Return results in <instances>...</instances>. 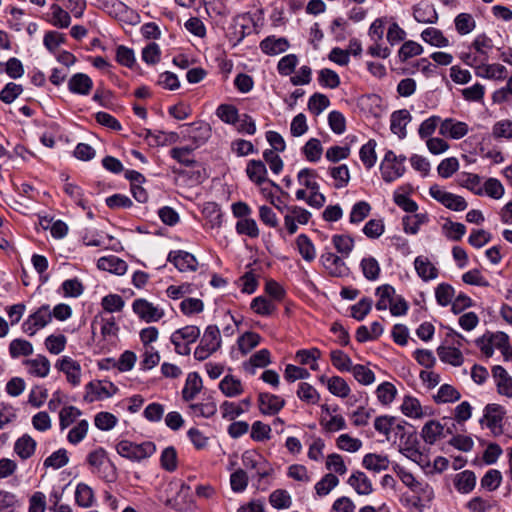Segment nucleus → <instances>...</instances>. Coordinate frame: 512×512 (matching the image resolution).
I'll list each match as a JSON object with an SVG mask.
<instances>
[{
    "mask_svg": "<svg viewBox=\"0 0 512 512\" xmlns=\"http://www.w3.org/2000/svg\"><path fill=\"white\" fill-rule=\"evenodd\" d=\"M116 451L124 458L140 462L152 456L156 451V446L150 441L137 444L128 440H122L116 445Z\"/></svg>",
    "mask_w": 512,
    "mask_h": 512,
    "instance_id": "obj_1",
    "label": "nucleus"
},
{
    "mask_svg": "<svg viewBox=\"0 0 512 512\" xmlns=\"http://www.w3.org/2000/svg\"><path fill=\"white\" fill-rule=\"evenodd\" d=\"M405 160V156H397L393 151L388 150L380 164L383 180L390 183L400 178L405 173Z\"/></svg>",
    "mask_w": 512,
    "mask_h": 512,
    "instance_id": "obj_2",
    "label": "nucleus"
},
{
    "mask_svg": "<svg viewBox=\"0 0 512 512\" xmlns=\"http://www.w3.org/2000/svg\"><path fill=\"white\" fill-rule=\"evenodd\" d=\"M221 345L220 331L217 326L210 325L206 328L200 344L194 351V357L204 360L215 352Z\"/></svg>",
    "mask_w": 512,
    "mask_h": 512,
    "instance_id": "obj_3",
    "label": "nucleus"
},
{
    "mask_svg": "<svg viewBox=\"0 0 512 512\" xmlns=\"http://www.w3.org/2000/svg\"><path fill=\"white\" fill-rule=\"evenodd\" d=\"M51 320L52 313L49 305H42L23 322L22 330L27 335L34 336L37 331L47 326Z\"/></svg>",
    "mask_w": 512,
    "mask_h": 512,
    "instance_id": "obj_4",
    "label": "nucleus"
},
{
    "mask_svg": "<svg viewBox=\"0 0 512 512\" xmlns=\"http://www.w3.org/2000/svg\"><path fill=\"white\" fill-rule=\"evenodd\" d=\"M84 400L88 403L110 398L118 392V387L110 381H91L86 386Z\"/></svg>",
    "mask_w": 512,
    "mask_h": 512,
    "instance_id": "obj_5",
    "label": "nucleus"
},
{
    "mask_svg": "<svg viewBox=\"0 0 512 512\" xmlns=\"http://www.w3.org/2000/svg\"><path fill=\"white\" fill-rule=\"evenodd\" d=\"M429 194L433 199L453 211H464L468 206L462 196L447 192L436 184L430 187Z\"/></svg>",
    "mask_w": 512,
    "mask_h": 512,
    "instance_id": "obj_6",
    "label": "nucleus"
},
{
    "mask_svg": "<svg viewBox=\"0 0 512 512\" xmlns=\"http://www.w3.org/2000/svg\"><path fill=\"white\" fill-rule=\"evenodd\" d=\"M505 414L506 411L501 405L495 403L488 404L484 408V415L480 423H485L494 435H501L503 433L502 422Z\"/></svg>",
    "mask_w": 512,
    "mask_h": 512,
    "instance_id": "obj_7",
    "label": "nucleus"
},
{
    "mask_svg": "<svg viewBox=\"0 0 512 512\" xmlns=\"http://www.w3.org/2000/svg\"><path fill=\"white\" fill-rule=\"evenodd\" d=\"M242 463L245 468L255 470L259 479L270 476L273 468L269 463L255 451H245L242 455Z\"/></svg>",
    "mask_w": 512,
    "mask_h": 512,
    "instance_id": "obj_8",
    "label": "nucleus"
},
{
    "mask_svg": "<svg viewBox=\"0 0 512 512\" xmlns=\"http://www.w3.org/2000/svg\"><path fill=\"white\" fill-rule=\"evenodd\" d=\"M132 308L135 314L147 323L157 322L164 316L162 308L143 298L134 300Z\"/></svg>",
    "mask_w": 512,
    "mask_h": 512,
    "instance_id": "obj_9",
    "label": "nucleus"
},
{
    "mask_svg": "<svg viewBox=\"0 0 512 512\" xmlns=\"http://www.w3.org/2000/svg\"><path fill=\"white\" fill-rule=\"evenodd\" d=\"M267 168L263 161L261 160H250L246 166V174L251 182H253L257 186H261L265 182H269L273 187L277 190H281L280 186L276 184L274 181L268 180L267 178Z\"/></svg>",
    "mask_w": 512,
    "mask_h": 512,
    "instance_id": "obj_10",
    "label": "nucleus"
},
{
    "mask_svg": "<svg viewBox=\"0 0 512 512\" xmlns=\"http://www.w3.org/2000/svg\"><path fill=\"white\" fill-rule=\"evenodd\" d=\"M320 262L328 271V273L333 277H343L346 276L349 272V268L345 264L342 257L332 252H324L320 256Z\"/></svg>",
    "mask_w": 512,
    "mask_h": 512,
    "instance_id": "obj_11",
    "label": "nucleus"
},
{
    "mask_svg": "<svg viewBox=\"0 0 512 512\" xmlns=\"http://www.w3.org/2000/svg\"><path fill=\"white\" fill-rule=\"evenodd\" d=\"M56 367L66 375L67 381L78 386L81 382V366L69 356H63L57 361Z\"/></svg>",
    "mask_w": 512,
    "mask_h": 512,
    "instance_id": "obj_12",
    "label": "nucleus"
},
{
    "mask_svg": "<svg viewBox=\"0 0 512 512\" xmlns=\"http://www.w3.org/2000/svg\"><path fill=\"white\" fill-rule=\"evenodd\" d=\"M171 342L178 354L189 355L190 344L192 343V327L186 326L176 330L171 335Z\"/></svg>",
    "mask_w": 512,
    "mask_h": 512,
    "instance_id": "obj_13",
    "label": "nucleus"
},
{
    "mask_svg": "<svg viewBox=\"0 0 512 512\" xmlns=\"http://www.w3.org/2000/svg\"><path fill=\"white\" fill-rule=\"evenodd\" d=\"M258 400L261 413L266 415L278 413L285 405L282 397L270 393H260Z\"/></svg>",
    "mask_w": 512,
    "mask_h": 512,
    "instance_id": "obj_14",
    "label": "nucleus"
},
{
    "mask_svg": "<svg viewBox=\"0 0 512 512\" xmlns=\"http://www.w3.org/2000/svg\"><path fill=\"white\" fill-rule=\"evenodd\" d=\"M439 132L443 136L460 139L468 133V125L465 122L447 118L441 122Z\"/></svg>",
    "mask_w": 512,
    "mask_h": 512,
    "instance_id": "obj_15",
    "label": "nucleus"
},
{
    "mask_svg": "<svg viewBox=\"0 0 512 512\" xmlns=\"http://www.w3.org/2000/svg\"><path fill=\"white\" fill-rule=\"evenodd\" d=\"M27 372L34 377L44 378L50 372V361L44 355H37L33 359L23 361Z\"/></svg>",
    "mask_w": 512,
    "mask_h": 512,
    "instance_id": "obj_16",
    "label": "nucleus"
},
{
    "mask_svg": "<svg viewBox=\"0 0 512 512\" xmlns=\"http://www.w3.org/2000/svg\"><path fill=\"white\" fill-rule=\"evenodd\" d=\"M492 376L496 382L497 392L501 395L512 397V378L500 365L492 368Z\"/></svg>",
    "mask_w": 512,
    "mask_h": 512,
    "instance_id": "obj_17",
    "label": "nucleus"
},
{
    "mask_svg": "<svg viewBox=\"0 0 512 512\" xmlns=\"http://www.w3.org/2000/svg\"><path fill=\"white\" fill-rule=\"evenodd\" d=\"M87 462L93 468L94 473L101 474L102 470H105L107 466H109L112 469V478L115 476L114 467L109 463L107 452L104 448L99 447L91 451L87 456Z\"/></svg>",
    "mask_w": 512,
    "mask_h": 512,
    "instance_id": "obj_18",
    "label": "nucleus"
},
{
    "mask_svg": "<svg viewBox=\"0 0 512 512\" xmlns=\"http://www.w3.org/2000/svg\"><path fill=\"white\" fill-rule=\"evenodd\" d=\"M92 87V79L84 73H76L68 81V89L73 94L88 95Z\"/></svg>",
    "mask_w": 512,
    "mask_h": 512,
    "instance_id": "obj_19",
    "label": "nucleus"
},
{
    "mask_svg": "<svg viewBox=\"0 0 512 512\" xmlns=\"http://www.w3.org/2000/svg\"><path fill=\"white\" fill-rule=\"evenodd\" d=\"M97 267L116 275H124L127 271V263L115 255L104 256L98 259Z\"/></svg>",
    "mask_w": 512,
    "mask_h": 512,
    "instance_id": "obj_20",
    "label": "nucleus"
},
{
    "mask_svg": "<svg viewBox=\"0 0 512 512\" xmlns=\"http://www.w3.org/2000/svg\"><path fill=\"white\" fill-rule=\"evenodd\" d=\"M414 268L417 275L423 281L434 280L438 277L439 271L435 265L425 256H418L414 260Z\"/></svg>",
    "mask_w": 512,
    "mask_h": 512,
    "instance_id": "obj_21",
    "label": "nucleus"
},
{
    "mask_svg": "<svg viewBox=\"0 0 512 512\" xmlns=\"http://www.w3.org/2000/svg\"><path fill=\"white\" fill-rule=\"evenodd\" d=\"M289 42L284 37L268 36L260 42V49L267 55H277L289 48Z\"/></svg>",
    "mask_w": 512,
    "mask_h": 512,
    "instance_id": "obj_22",
    "label": "nucleus"
},
{
    "mask_svg": "<svg viewBox=\"0 0 512 512\" xmlns=\"http://www.w3.org/2000/svg\"><path fill=\"white\" fill-rule=\"evenodd\" d=\"M192 502V492L188 485L182 484L175 496L167 500V504L177 511H185Z\"/></svg>",
    "mask_w": 512,
    "mask_h": 512,
    "instance_id": "obj_23",
    "label": "nucleus"
},
{
    "mask_svg": "<svg viewBox=\"0 0 512 512\" xmlns=\"http://www.w3.org/2000/svg\"><path fill=\"white\" fill-rule=\"evenodd\" d=\"M411 120V115L408 110L402 109L392 113L390 129L398 135L400 139L406 137V126Z\"/></svg>",
    "mask_w": 512,
    "mask_h": 512,
    "instance_id": "obj_24",
    "label": "nucleus"
},
{
    "mask_svg": "<svg viewBox=\"0 0 512 512\" xmlns=\"http://www.w3.org/2000/svg\"><path fill=\"white\" fill-rule=\"evenodd\" d=\"M347 483L359 495H369L373 492V486L370 479L362 471H355L354 473H352Z\"/></svg>",
    "mask_w": 512,
    "mask_h": 512,
    "instance_id": "obj_25",
    "label": "nucleus"
},
{
    "mask_svg": "<svg viewBox=\"0 0 512 512\" xmlns=\"http://www.w3.org/2000/svg\"><path fill=\"white\" fill-rule=\"evenodd\" d=\"M507 68L499 63L486 64L476 68V75L482 78L503 80L507 77Z\"/></svg>",
    "mask_w": 512,
    "mask_h": 512,
    "instance_id": "obj_26",
    "label": "nucleus"
},
{
    "mask_svg": "<svg viewBox=\"0 0 512 512\" xmlns=\"http://www.w3.org/2000/svg\"><path fill=\"white\" fill-rule=\"evenodd\" d=\"M36 441L28 434L18 438L14 444V452L22 459L30 458L36 450Z\"/></svg>",
    "mask_w": 512,
    "mask_h": 512,
    "instance_id": "obj_27",
    "label": "nucleus"
},
{
    "mask_svg": "<svg viewBox=\"0 0 512 512\" xmlns=\"http://www.w3.org/2000/svg\"><path fill=\"white\" fill-rule=\"evenodd\" d=\"M437 354L442 362L455 367L461 366L464 362L462 352L456 347L440 346Z\"/></svg>",
    "mask_w": 512,
    "mask_h": 512,
    "instance_id": "obj_28",
    "label": "nucleus"
},
{
    "mask_svg": "<svg viewBox=\"0 0 512 512\" xmlns=\"http://www.w3.org/2000/svg\"><path fill=\"white\" fill-rule=\"evenodd\" d=\"M444 427L435 420L428 421L422 428L421 436L427 444H434L437 440L444 437Z\"/></svg>",
    "mask_w": 512,
    "mask_h": 512,
    "instance_id": "obj_29",
    "label": "nucleus"
},
{
    "mask_svg": "<svg viewBox=\"0 0 512 512\" xmlns=\"http://www.w3.org/2000/svg\"><path fill=\"white\" fill-rule=\"evenodd\" d=\"M390 461L387 456L369 453L363 457L362 465L373 472H381L387 470Z\"/></svg>",
    "mask_w": 512,
    "mask_h": 512,
    "instance_id": "obj_30",
    "label": "nucleus"
},
{
    "mask_svg": "<svg viewBox=\"0 0 512 512\" xmlns=\"http://www.w3.org/2000/svg\"><path fill=\"white\" fill-rule=\"evenodd\" d=\"M476 484V476L474 472L465 470L458 473L454 480L455 488L463 494L471 492Z\"/></svg>",
    "mask_w": 512,
    "mask_h": 512,
    "instance_id": "obj_31",
    "label": "nucleus"
},
{
    "mask_svg": "<svg viewBox=\"0 0 512 512\" xmlns=\"http://www.w3.org/2000/svg\"><path fill=\"white\" fill-rule=\"evenodd\" d=\"M421 38L431 46L442 48L449 45V40L444 36L442 31L434 27L424 29L421 33Z\"/></svg>",
    "mask_w": 512,
    "mask_h": 512,
    "instance_id": "obj_32",
    "label": "nucleus"
},
{
    "mask_svg": "<svg viewBox=\"0 0 512 512\" xmlns=\"http://www.w3.org/2000/svg\"><path fill=\"white\" fill-rule=\"evenodd\" d=\"M375 294L379 298L376 302V309L382 311L386 310L392 303L395 296V289L389 284H384L376 288Z\"/></svg>",
    "mask_w": 512,
    "mask_h": 512,
    "instance_id": "obj_33",
    "label": "nucleus"
},
{
    "mask_svg": "<svg viewBox=\"0 0 512 512\" xmlns=\"http://www.w3.org/2000/svg\"><path fill=\"white\" fill-rule=\"evenodd\" d=\"M296 246L305 261L312 262L316 258L315 246L307 235L300 234L296 239Z\"/></svg>",
    "mask_w": 512,
    "mask_h": 512,
    "instance_id": "obj_34",
    "label": "nucleus"
},
{
    "mask_svg": "<svg viewBox=\"0 0 512 512\" xmlns=\"http://www.w3.org/2000/svg\"><path fill=\"white\" fill-rule=\"evenodd\" d=\"M219 388L227 397H235L243 392L241 381L232 375L225 376L220 381Z\"/></svg>",
    "mask_w": 512,
    "mask_h": 512,
    "instance_id": "obj_35",
    "label": "nucleus"
},
{
    "mask_svg": "<svg viewBox=\"0 0 512 512\" xmlns=\"http://www.w3.org/2000/svg\"><path fill=\"white\" fill-rule=\"evenodd\" d=\"M51 19L49 22L57 28H68L71 24V16L60 5L52 4L50 6Z\"/></svg>",
    "mask_w": 512,
    "mask_h": 512,
    "instance_id": "obj_36",
    "label": "nucleus"
},
{
    "mask_svg": "<svg viewBox=\"0 0 512 512\" xmlns=\"http://www.w3.org/2000/svg\"><path fill=\"white\" fill-rule=\"evenodd\" d=\"M168 261L181 272L188 271L192 268V255L181 250L171 251L168 255Z\"/></svg>",
    "mask_w": 512,
    "mask_h": 512,
    "instance_id": "obj_37",
    "label": "nucleus"
},
{
    "mask_svg": "<svg viewBox=\"0 0 512 512\" xmlns=\"http://www.w3.org/2000/svg\"><path fill=\"white\" fill-rule=\"evenodd\" d=\"M433 398L436 403H452L458 401L461 398V394L452 385L443 384Z\"/></svg>",
    "mask_w": 512,
    "mask_h": 512,
    "instance_id": "obj_38",
    "label": "nucleus"
},
{
    "mask_svg": "<svg viewBox=\"0 0 512 512\" xmlns=\"http://www.w3.org/2000/svg\"><path fill=\"white\" fill-rule=\"evenodd\" d=\"M360 267L364 277L369 281H375L379 278L381 268L374 257H365L360 262Z\"/></svg>",
    "mask_w": 512,
    "mask_h": 512,
    "instance_id": "obj_39",
    "label": "nucleus"
},
{
    "mask_svg": "<svg viewBox=\"0 0 512 512\" xmlns=\"http://www.w3.org/2000/svg\"><path fill=\"white\" fill-rule=\"evenodd\" d=\"M327 388L331 394L340 398H346L351 391L347 382L339 376L328 378Z\"/></svg>",
    "mask_w": 512,
    "mask_h": 512,
    "instance_id": "obj_40",
    "label": "nucleus"
},
{
    "mask_svg": "<svg viewBox=\"0 0 512 512\" xmlns=\"http://www.w3.org/2000/svg\"><path fill=\"white\" fill-rule=\"evenodd\" d=\"M75 501L80 507H90L94 501L92 488L85 483H79L75 491Z\"/></svg>",
    "mask_w": 512,
    "mask_h": 512,
    "instance_id": "obj_41",
    "label": "nucleus"
},
{
    "mask_svg": "<svg viewBox=\"0 0 512 512\" xmlns=\"http://www.w3.org/2000/svg\"><path fill=\"white\" fill-rule=\"evenodd\" d=\"M82 412L75 406L63 407L59 412V426L61 430L66 429L73 424L80 416Z\"/></svg>",
    "mask_w": 512,
    "mask_h": 512,
    "instance_id": "obj_42",
    "label": "nucleus"
},
{
    "mask_svg": "<svg viewBox=\"0 0 512 512\" xmlns=\"http://www.w3.org/2000/svg\"><path fill=\"white\" fill-rule=\"evenodd\" d=\"M302 152L308 161H319L323 152L320 140L317 138L309 139L303 146Z\"/></svg>",
    "mask_w": 512,
    "mask_h": 512,
    "instance_id": "obj_43",
    "label": "nucleus"
},
{
    "mask_svg": "<svg viewBox=\"0 0 512 512\" xmlns=\"http://www.w3.org/2000/svg\"><path fill=\"white\" fill-rule=\"evenodd\" d=\"M329 172L331 177L334 179V187L336 189H342L348 185L350 181V173L347 165L342 164L332 167Z\"/></svg>",
    "mask_w": 512,
    "mask_h": 512,
    "instance_id": "obj_44",
    "label": "nucleus"
},
{
    "mask_svg": "<svg viewBox=\"0 0 512 512\" xmlns=\"http://www.w3.org/2000/svg\"><path fill=\"white\" fill-rule=\"evenodd\" d=\"M455 29L460 35H466L472 32L476 27L473 16L469 13H460L454 20Z\"/></svg>",
    "mask_w": 512,
    "mask_h": 512,
    "instance_id": "obj_45",
    "label": "nucleus"
},
{
    "mask_svg": "<svg viewBox=\"0 0 512 512\" xmlns=\"http://www.w3.org/2000/svg\"><path fill=\"white\" fill-rule=\"evenodd\" d=\"M377 399L382 405H389L397 395V389L391 382H383L376 389Z\"/></svg>",
    "mask_w": 512,
    "mask_h": 512,
    "instance_id": "obj_46",
    "label": "nucleus"
},
{
    "mask_svg": "<svg viewBox=\"0 0 512 512\" xmlns=\"http://www.w3.org/2000/svg\"><path fill=\"white\" fill-rule=\"evenodd\" d=\"M9 353L12 358L29 356L33 353L32 344L24 339H14L10 342Z\"/></svg>",
    "mask_w": 512,
    "mask_h": 512,
    "instance_id": "obj_47",
    "label": "nucleus"
},
{
    "mask_svg": "<svg viewBox=\"0 0 512 512\" xmlns=\"http://www.w3.org/2000/svg\"><path fill=\"white\" fill-rule=\"evenodd\" d=\"M401 411L404 415L411 418H420L423 416L419 400L411 396H406L403 399Z\"/></svg>",
    "mask_w": 512,
    "mask_h": 512,
    "instance_id": "obj_48",
    "label": "nucleus"
},
{
    "mask_svg": "<svg viewBox=\"0 0 512 512\" xmlns=\"http://www.w3.org/2000/svg\"><path fill=\"white\" fill-rule=\"evenodd\" d=\"M375 147L376 142L374 140H369L360 149V159L367 169H371L376 163L377 155L375 152Z\"/></svg>",
    "mask_w": 512,
    "mask_h": 512,
    "instance_id": "obj_49",
    "label": "nucleus"
},
{
    "mask_svg": "<svg viewBox=\"0 0 512 512\" xmlns=\"http://www.w3.org/2000/svg\"><path fill=\"white\" fill-rule=\"evenodd\" d=\"M250 307L256 314L261 316H269L276 310L274 303L263 296L254 298Z\"/></svg>",
    "mask_w": 512,
    "mask_h": 512,
    "instance_id": "obj_50",
    "label": "nucleus"
},
{
    "mask_svg": "<svg viewBox=\"0 0 512 512\" xmlns=\"http://www.w3.org/2000/svg\"><path fill=\"white\" fill-rule=\"evenodd\" d=\"M423 53V47L412 40L405 41L398 51V57L401 62H406L408 59L418 56Z\"/></svg>",
    "mask_w": 512,
    "mask_h": 512,
    "instance_id": "obj_51",
    "label": "nucleus"
},
{
    "mask_svg": "<svg viewBox=\"0 0 512 512\" xmlns=\"http://www.w3.org/2000/svg\"><path fill=\"white\" fill-rule=\"evenodd\" d=\"M136 359V354L132 351L127 350L121 354L118 361L108 358L105 360V362L112 363L113 366L117 367L118 370L121 372H126L130 371L134 367Z\"/></svg>",
    "mask_w": 512,
    "mask_h": 512,
    "instance_id": "obj_52",
    "label": "nucleus"
},
{
    "mask_svg": "<svg viewBox=\"0 0 512 512\" xmlns=\"http://www.w3.org/2000/svg\"><path fill=\"white\" fill-rule=\"evenodd\" d=\"M236 231L240 235H246L250 238H257L260 234L257 223L252 218L240 219L236 223Z\"/></svg>",
    "mask_w": 512,
    "mask_h": 512,
    "instance_id": "obj_53",
    "label": "nucleus"
},
{
    "mask_svg": "<svg viewBox=\"0 0 512 512\" xmlns=\"http://www.w3.org/2000/svg\"><path fill=\"white\" fill-rule=\"evenodd\" d=\"M330 105L329 98L322 93H314L308 101L309 111L318 116Z\"/></svg>",
    "mask_w": 512,
    "mask_h": 512,
    "instance_id": "obj_54",
    "label": "nucleus"
},
{
    "mask_svg": "<svg viewBox=\"0 0 512 512\" xmlns=\"http://www.w3.org/2000/svg\"><path fill=\"white\" fill-rule=\"evenodd\" d=\"M270 504L276 509H286L292 504L290 494L284 489H277L270 494Z\"/></svg>",
    "mask_w": 512,
    "mask_h": 512,
    "instance_id": "obj_55",
    "label": "nucleus"
},
{
    "mask_svg": "<svg viewBox=\"0 0 512 512\" xmlns=\"http://www.w3.org/2000/svg\"><path fill=\"white\" fill-rule=\"evenodd\" d=\"M332 365L339 371H351L353 366L351 358L341 350H333L330 353Z\"/></svg>",
    "mask_w": 512,
    "mask_h": 512,
    "instance_id": "obj_56",
    "label": "nucleus"
},
{
    "mask_svg": "<svg viewBox=\"0 0 512 512\" xmlns=\"http://www.w3.org/2000/svg\"><path fill=\"white\" fill-rule=\"evenodd\" d=\"M442 229L446 237L453 241H459L466 233V227L464 224L453 222L451 220H447L442 226Z\"/></svg>",
    "mask_w": 512,
    "mask_h": 512,
    "instance_id": "obj_57",
    "label": "nucleus"
},
{
    "mask_svg": "<svg viewBox=\"0 0 512 512\" xmlns=\"http://www.w3.org/2000/svg\"><path fill=\"white\" fill-rule=\"evenodd\" d=\"M455 296L454 288L447 283L439 284L435 289L437 303L441 306H447L452 303Z\"/></svg>",
    "mask_w": 512,
    "mask_h": 512,
    "instance_id": "obj_58",
    "label": "nucleus"
},
{
    "mask_svg": "<svg viewBox=\"0 0 512 512\" xmlns=\"http://www.w3.org/2000/svg\"><path fill=\"white\" fill-rule=\"evenodd\" d=\"M332 243L343 257H347L354 248V240L348 235H334Z\"/></svg>",
    "mask_w": 512,
    "mask_h": 512,
    "instance_id": "obj_59",
    "label": "nucleus"
},
{
    "mask_svg": "<svg viewBox=\"0 0 512 512\" xmlns=\"http://www.w3.org/2000/svg\"><path fill=\"white\" fill-rule=\"evenodd\" d=\"M350 372L353 374L354 378L362 385H370L375 381L374 372L364 365L356 364L353 366Z\"/></svg>",
    "mask_w": 512,
    "mask_h": 512,
    "instance_id": "obj_60",
    "label": "nucleus"
},
{
    "mask_svg": "<svg viewBox=\"0 0 512 512\" xmlns=\"http://www.w3.org/2000/svg\"><path fill=\"white\" fill-rule=\"evenodd\" d=\"M372 305L371 298L363 297L351 307V316L358 321H362L370 313Z\"/></svg>",
    "mask_w": 512,
    "mask_h": 512,
    "instance_id": "obj_61",
    "label": "nucleus"
},
{
    "mask_svg": "<svg viewBox=\"0 0 512 512\" xmlns=\"http://www.w3.org/2000/svg\"><path fill=\"white\" fill-rule=\"evenodd\" d=\"M89 429V423L87 420H80L77 424L68 432L67 440L69 443L76 445L80 443L87 435Z\"/></svg>",
    "mask_w": 512,
    "mask_h": 512,
    "instance_id": "obj_62",
    "label": "nucleus"
},
{
    "mask_svg": "<svg viewBox=\"0 0 512 512\" xmlns=\"http://www.w3.org/2000/svg\"><path fill=\"white\" fill-rule=\"evenodd\" d=\"M261 337L255 332H246L238 339V347L242 354H247L260 343Z\"/></svg>",
    "mask_w": 512,
    "mask_h": 512,
    "instance_id": "obj_63",
    "label": "nucleus"
},
{
    "mask_svg": "<svg viewBox=\"0 0 512 512\" xmlns=\"http://www.w3.org/2000/svg\"><path fill=\"white\" fill-rule=\"evenodd\" d=\"M492 135L495 139L505 138L512 139V121L504 119L496 122L492 128Z\"/></svg>",
    "mask_w": 512,
    "mask_h": 512,
    "instance_id": "obj_64",
    "label": "nucleus"
}]
</instances>
